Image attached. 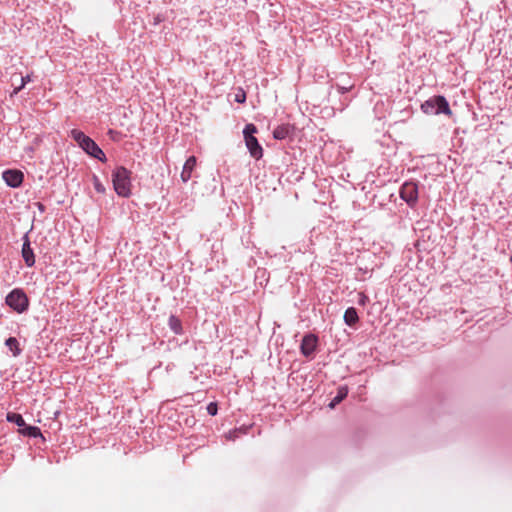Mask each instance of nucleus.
Masks as SVG:
<instances>
[{"label": "nucleus", "mask_w": 512, "mask_h": 512, "mask_svg": "<svg viewBox=\"0 0 512 512\" xmlns=\"http://www.w3.org/2000/svg\"><path fill=\"white\" fill-rule=\"evenodd\" d=\"M70 137L78 144V146L91 157L101 162L107 160L105 153L99 145L89 136L85 135L81 130L72 129Z\"/></svg>", "instance_id": "nucleus-1"}, {"label": "nucleus", "mask_w": 512, "mask_h": 512, "mask_svg": "<svg viewBox=\"0 0 512 512\" xmlns=\"http://www.w3.org/2000/svg\"><path fill=\"white\" fill-rule=\"evenodd\" d=\"M131 172L123 166L116 167L112 172V183L116 194L128 198L131 195Z\"/></svg>", "instance_id": "nucleus-2"}, {"label": "nucleus", "mask_w": 512, "mask_h": 512, "mask_svg": "<svg viewBox=\"0 0 512 512\" xmlns=\"http://www.w3.org/2000/svg\"><path fill=\"white\" fill-rule=\"evenodd\" d=\"M257 133V127L252 124H246L243 129V136L245 145L251 155L256 160H259L263 156V148L260 145L258 139L254 136Z\"/></svg>", "instance_id": "nucleus-3"}, {"label": "nucleus", "mask_w": 512, "mask_h": 512, "mask_svg": "<svg viewBox=\"0 0 512 512\" xmlns=\"http://www.w3.org/2000/svg\"><path fill=\"white\" fill-rule=\"evenodd\" d=\"M6 304L17 313H23L28 310L29 299L22 289H13L5 299Z\"/></svg>", "instance_id": "nucleus-4"}, {"label": "nucleus", "mask_w": 512, "mask_h": 512, "mask_svg": "<svg viewBox=\"0 0 512 512\" xmlns=\"http://www.w3.org/2000/svg\"><path fill=\"white\" fill-rule=\"evenodd\" d=\"M400 197L410 207H414L418 200V186L414 182H405L400 188Z\"/></svg>", "instance_id": "nucleus-5"}, {"label": "nucleus", "mask_w": 512, "mask_h": 512, "mask_svg": "<svg viewBox=\"0 0 512 512\" xmlns=\"http://www.w3.org/2000/svg\"><path fill=\"white\" fill-rule=\"evenodd\" d=\"M318 346V336L313 333L305 334L300 344V351L306 358H312Z\"/></svg>", "instance_id": "nucleus-6"}, {"label": "nucleus", "mask_w": 512, "mask_h": 512, "mask_svg": "<svg viewBox=\"0 0 512 512\" xmlns=\"http://www.w3.org/2000/svg\"><path fill=\"white\" fill-rule=\"evenodd\" d=\"M2 178L6 185L12 188H18L23 183L24 174L17 169H8L2 173Z\"/></svg>", "instance_id": "nucleus-7"}, {"label": "nucleus", "mask_w": 512, "mask_h": 512, "mask_svg": "<svg viewBox=\"0 0 512 512\" xmlns=\"http://www.w3.org/2000/svg\"><path fill=\"white\" fill-rule=\"evenodd\" d=\"M22 241H23L22 249H21L22 258H23L26 266L32 267L35 264V255H34L33 249L31 248L28 232L23 235Z\"/></svg>", "instance_id": "nucleus-8"}, {"label": "nucleus", "mask_w": 512, "mask_h": 512, "mask_svg": "<svg viewBox=\"0 0 512 512\" xmlns=\"http://www.w3.org/2000/svg\"><path fill=\"white\" fill-rule=\"evenodd\" d=\"M293 131L294 127L289 123L278 125L273 130V138L276 140H285L293 134Z\"/></svg>", "instance_id": "nucleus-9"}, {"label": "nucleus", "mask_w": 512, "mask_h": 512, "mask_svg": "<svg viewBox=\"0 0 512 512\" xmlns=\"http://www.w3.org/2000/svg\"><path fill=\"white\" fill-rule=\"evenodd\" d=\"M196 166V157L190 156L186 162L184 163L182 172H181V180L186 183L191 179L192 172Z\"/></svg>", "instance_id": "nucleus-10"}, {"label": "nucleus", "mask_w": 512, "mask_h": 512, "mask_svg": "<svg viewBox=\"0 0 512 512\" xmlns=\"http://www.w3.org/2000/svg\"><path fill=\"white\" fill-rule=\"evenodd\" d=\"M433 97H434V104L436 107L435 110H437V115L438 114L450 115L451 110H450L449 103L446 100V98L441 95L433 96Z\"/></svg>", "instance_id": "nucleus-11"}, {"label": "nucleus", "mask_w": 512, "mask_h": 512, "mask_svg": "<svg viewBox=\"0 0 512 512\" xmlns=\"http://www.w3.org/2000/svg\"><path fill=\"white\" fill-rule=\"evenodd\" d=\"M19 433L30 438L42 437V433L39 427L27 425L26 423L22 429H19Z\"/></svg>", "instance_id": "nucleus-12"}, {"label": "nucleus", "mask_w": 512, "mask_h": 512, "mask_svg": "<svg viewBox=\"0 0 512 512\" xmlns=\"http://www.w3.org/2000/svg\"><path fill=\"white\" fill-rule=\"evenodd\" d=\"M348 395V387L346 385L339 386L337 389L336 396L331 400L329 407L334 408L336 405L341 403Z\"/></svg>", "instance_id": "nucleus-13"}, {"label": "nucleus", "mask_w": 512, "mask_h": 512, "mask_svg": "<svg viewBox=\"0 0 512 512\" xmlns=\"http://www.w3.org/2000/svg\"><path fill=\"white\" fill-rule=\"evenodd\" d=\"M359 321L357 310L354 307H349L344 313V322L348 326H353Z\"/></svg>", "instance_id": "nucleus-14"}, {"label": "nucleus", "mask_w": 512, "mask_h": 512, "mask_svg": "<svg viewBox=\"0 0 512 512\" xmlns=\"http://www.w3.org/2000/svg\"><path fill=\"white\" fill-rule=\"evenodd\" d=\"M168 326L177 335L183 333L181 320L175 315H170L168 319Z\"/></svg>", "instance_id": "nucleus-15"}, {"label": "nucleus", "mask_w": 512, "mask_h": 512, "mask_svg": "<svg viewBox=\"0 0 512 512\" xmlns=\"http://www.w3.org/2000/svg\"><path fill=\"white\" fill-rule=\"evenodd\" d=\"M5 345L12 352V355L14 357L19 356L22 352V350L19 347V342L15 337H9L8 339H6Z\"/></svg>", "instance_id": "nucleus-16"}, {"label": "nucleus", "mask_w": 512, "mask_h": 512, "mask_svg": "<svg viewBox=\"0 0 512 512\" xmlns=\"http://www.w3.org/2000/svg\"><path fill=\"white\" fill-rule=\"evenodd\" d=\"M435 108L434 97L429 98L421 104L422 111L428 115H437V110H435Z\"/></svg>", "instance_id": "nucleus-17"}, {"label": "nucleus", "mask_w": 512, "mask_h": 512, "mask_svg": "<svg viewBox=\"0 0 512 512\" xmlns=\"http://www.w3.org/2000/svg\"><path fill=\"white\" fill-rule=\"evenodd\" d=\"M7 421L16 424L19 427V429H22V427L25 426L24 418L22 417L21 414L18 413H8Z\"/></svg>", "instance_id": "nucleus-18"}, {"label": "nucleus", "mask_w": 512, "mask_h": 512, "mask_svg": "<svg viewBox=\"0 0 512 512\" xmlns=\"http://www.w3.org/2000/svg\"><path fill=\"white\" fill-rule=\"evenodd\" d=\"M93 186L98 193L104 194L106 191L105 186L101 183L100 179L96 175L93 176Z\"/></svg>", "instance_id": "nucleus-19"}, {"label": "nucleus", "mask_w": 512, "mask_h": 512, "mask_svg": "<svg viewBox=\"0 0 512 512\" xmlns=\"http://www.w3.org/2000/svg\"><path fill=\"white\" fill-rule=\"evenodd\" d=\"M242 433V429H234V430H231L229 431L227 434H226V438L228 440H235L236 438L239 437V435Z\"/></svg>", "instance_id": "nucleus-20"}, {"label": "nucleus", "mask_w": 512, "mask_h": 512, "mask_svg": "<svg viewBox=\"0 0 512 512\" xmlns=\"http://www.w3.org/2000/svg\"><path fill=\"white\" fill-rule=\"evenodd\" d=\"M207 413L211 416H215L218 412V406L215 402H211L207 405Z\"/></svg>", "instance_id": "nucleus-21"}, {"label": "nucleus", "mask_w": 512, "mask_h": 512, "mask_svg": "<svg viewBox=\"0 0 512 512\" xmlns=\"http://www.w3.org/2000/svg\"><path fill=\"white\" fill-rule=\"evenodd\" d=\"M246 100V94L244 90L239 89V91L235 95V101L238 103H244Z\"/></svg>", "instance_id": "nucleus-22"}, {"label": "nucleus", "mask_w": 512, "mask_h": 512, "mask_svg": "<svg viewBox=\"0 0 512 512\" xmlns=\"http://www.w3.org/2000/svg\"><path fill=\"white\" fill-rule=\"evenodd\" d=\"M30 81V76L27 75L25 77H21V85L16 88L15 92L17 93L18 91H20L22 88H24V86L26 85L27 82Z\"/></svg>", "instance_id": "nucleus-23"}, {"label": "nucleus", "mask_w": 512, "mask_h": 512, "mask_svg": "<svg viewBox=\"0 0 512 512\" xmlns=\"http://www.w3.org/2000/svg\"><path fill=\"white\" fill-rule=\"evenodd\" d=\"M366 301H367V297H366L363 293H361V294H360V299H359V301H358V302H359V304H361V305H365Z\"/></svg>", "instance_id": "nucleus-24"}, {"label": "nucleus", "mask_w": 512, "mask_h": 512, "mask_svg": "<svg viewBox=\"0 0 512 512\" xmlns=\"http://www.w3.org/2000/svg\"><path fill=\"white\" fill-rule=\"evenodd\" d=\"M348 90H349V88H347V87H344V86H338V91H339L341 94L346 93Z\"/></svg>", "instance_id": "nucleus-25"}, {"label": "nucleus", "mask_w": 512, "mask_h": 512, "mask_svg": "<svg viewBox=\"0 0 512 512\" xmlns=\"http://www.w3.org/2000/svg\"><path fill=\"white\" fill-rule=\"evenodd\" d=\"M510 262H511V264H512V256L510 257Z\"/></svg>", "instance_id": "nucleus-26"}]
</instances>
